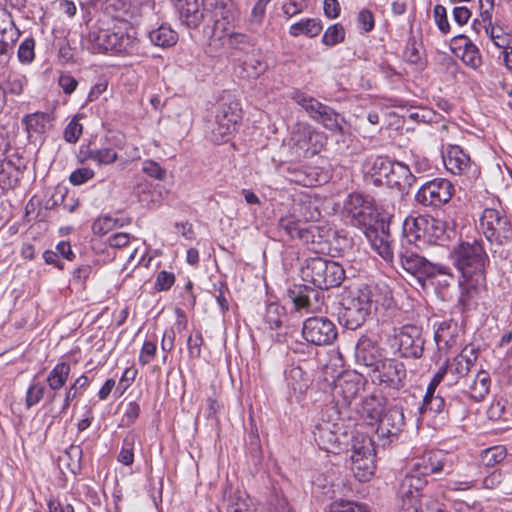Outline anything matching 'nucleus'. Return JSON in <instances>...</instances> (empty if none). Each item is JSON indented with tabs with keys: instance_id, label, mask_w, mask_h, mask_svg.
I'll return each instance as SVG.
<instances>
[{
	"instance_id": "nucleus-1",
	"label": "nucleus",
	"mask_w": 512,
	"mask_h": 512,
	"mask_svg": "<svg viewBox=\"0 0 512 512\" xmlns=\"http://www.w3.org/2000/svg\"><path fill=\"white\" fill-rule=\"evenodd\" d=\"M391 303L390 291L387 287L378 285H363L347 290L341 299V308L338 313L340 323L347 329L359 328L378 306L389 307Z\"/></svg>"
},
{
	"instance_id": "nucleus-2",
	"label": "nucleus",
	"mask_w": 512,
	"mask_h": 512,
	"mask_svg": "<svg viewBox=\"0 0 512 512\" xmlns=\"http://www.w3.org/2000/svg\"><path fill=\"white\" fill-rule=\"evenodd\" d=\"M452 258L464 280L469 281L470 287L479 288L485 285V267L489 258L481 240L459 243L453 249Z\"/></svg>"
},
{
	"instance_id": "nucleus-3",
	"label": "nucleus",
	"mask_w": 512,
	"mask_h": 512,
	"mask_svg": "<svg viewBox=\"0 0 512 512\" xmlns=\"http://www.w3.org/2000/svg\"><path fill=\"white\" fill-rule=\"evenodd\" d=\"M364 167L373 178L374 183L378 185H387L404 190L411 187L415 182V177L407 165L393 161L388 157H369Z\"/></svg>"
},
{
	"instance_id": "nucleus-4",
	"label": "nucleus",
	"mask_w": 512,
	"mask_h": 512,
	"mask_svg": "<svg viewBox=\"0 0 512 512\" xmlns=\"http://www.w3.org/2000/svg\"><path fill=\"white\" fill-rule=\"evenodd\" d=\"M444 233L443 222L431 216L407 217L403 223L404 237L419 249L437 244Z\"/></svg>"
},
{
	"instance_id": "nucleus-5",
	"label": "nucleus",
	"mask_w": 512,
	"mask_h": 512,
	"mask_svg": "<svg viewBox=\"0 0 512 512\" xmlns=\"http://www.w3.org/2000/svg\"><path fill=\"white\" fill-rule=\"evenodd\" d=\"M385 343L394 355L419 359L424 352L425 340L419 327L404 325L392 328L386 335Z\"/></svg>"
},
{
	"instance_id": "nucleus-6",
	"label": "nucleus",
	"mask_w": 512,
	"mask_h": 512,
	"mask_svg": "<svg viewBox=\"0 0 512 512\" xmlns=\"http://www.w3.org/2000/svg\"><path fill=\"white\" fill-rule=\"evenodd\" d=\"M301 273L303 280L320 290L337 287L345 278V270L339 263L321 257L308 259Z\"/></svg>"
},
{
	"instance_id": "nucleus-7",
	"label": "nucleus",
	"mask_w": 512,
	"mask_h": 512,
	"mask_svg": "<svg viewBox=\"0 0 512 512\" xmlns=\"http://www.w3.org/2000/svg\"><path fill=\"white\" fill-rule=\"evenodd\" d=\"M479 229L492 245L504 246L512 241V222L501 210L484 209L479 219Z\"/></svg>"
},
{
	"instance_id": "nucleus-8",
	"label": "nucleus",
	"mask_w": 512,
	"mask_h": 512,
	"mask_svg": "<svg viewBox=\"0 0 512 512\" xmlns=\"http://www.w3.org/2000/svg\"><path fill=\"white\" fill-rule=\"evenodd\" d=\"M205 11L207 21L204 32L211 37L228 33L237 17L236 5L232 0H207Z\"/></svg>"
},
{
	"instance_id": "nucleus-9",
	"label": "nucleus",
	"mask_w": 512,
	"mask_h": 512,
	"mask_svg": "<svg viewBox=\"0 0 512 512\" xmlns=\"http://www.w3.org/2000/svg\"><path fill=\"white\" fill-rule=\"evenodd\" d=\"M239 119L240 113L236 104L219 105L214 117L207 122V137L215 144L228 142L236 130Z\"/></svg>"
},
{
	"instance_id": "nucleus-10",
	"label": "nucleus",
	"mask_w": 512,
	"mask_h": 512,
	"mask_svg": "<svg viewBox=\"0 0 512 512\" xmlns=\"http://www.w3.org/2000/svg\"><path fill=\"white\" fill-rule=\"evenodd\" d=\"M291 99L301 106L313 120L321 123L325 128L332 132L342 131L343 118L329 106L300 90H294L291 93Z\"/></svg>"
},
{
	"instance_id": "nucleus-11",
	"label": "nucleus",
	"mask_w": 512,
	"mask_h": 512,
	"mask_svg": "<svg viewBox=\"0 0 512 512\" xmlns=\"http://www.w3.org/2000/svg\"><path fill=\"white\" fill-rule=\"evenodd\" d=\"M400 260L404 270L415 276L419 282L432 281L439 276L449 279L453 278L449 267L440 263L430 262L416 252L409 250L401 252Z\"/></svg>"
},
{
	"instance_id": "nucleus-12",
	"label": "nucleus",
	"mask_w": 512,
	"mask_h": 512,
	"mask_svg": "<svg viewBox=\"0 0 512 512\" xmlns=\"http://www.w3.org/2000/svg\"><path fill=\"white\" fill-rule=\"evenodd\" d=\"M365 379L361 374L352 371H346L340 374L333 382L331 388L332 399L335 406L341 409H347L352 402L364 390Z\"/></svg>"
},
{
	"instance_id": "nucleus-13",
	"label": "nucleus",
	"mask_w": 512,
	"mask_h": 512,
	"mask_svg": "<svg viewBox=\"0 0 512 512\" xmlns=\"http://www.w3.org/2000/svg\"><path fill=\"white\" fill-rule=\"evenodd\" d=\"M376 469L375 449L371 438L355 439L351 454V471L360 482L371 479Z\"/></svg>"
},
{
	"instance_id": "nucleus-14",
	"label": "nucleus",
	"mask_w": 512,
	"mask_h": 512,
	"mask_svg": "<svg viewBox=\"0 0 512 512\" xmlns=\"http://www.w3.org/2000/svg\"><path fill=\"white\" fill-rule=\"evenodd\" d=\"M455 464V455L443 450H430L413 459L410 471L418 477L440 472L450 473Z\"/></svg>"
},
{
	"instance_id": "nucleus-15",
	"label": "nucleus",
	"mask_w": 512,
	"mask_h": 512,
	"mask_svg": "<svg viewBox=\"0 0 512 512\" xmlns=\"http://www.w3.org/2000/svg\"><path fill=\"white\" fill-rule=\"evenodd\" d=\"M343 215L352 226L362 231L377 220L372 199L359 193L348 195L344 202Z\"/></svg>"
},
{
	"instance_id": "nucleus-16",
	"label": "nucleus",
	"mask_w": 512,
	"mask_h": 512,
	"mask_svg": "<svg viewBox=\"0 0 512 512\" xmlns=\"http://www.w3.org/2000/svg\"><path fill=\"white\" fill-rule=\"evenodd\" d=\"M454 192V185L449 180L435 178L418 189L415 200L425 207L439 208L451 200Z\"/></svg>"
},
{
	"instance_id": "nucleus-17",
	"label": "nucleus",
	"mask_w": 512,
	"mask_h": 512,
	"mask_svg": "<svg viewBox=\"0 0 512 512\" xmlns=\"http://www.w3.org/2000/svg\"><path fill=\"white\" fill-rule=\"evenodd\" d=\"M342 414V411L336 410L335 407L327 408L322 413L321 422L315 425L313 431L314 439L319 448L327 452H334V449L339 446V438L335 431L337 424L336 420Z\"/></svg>"
},
{
	"instance_id": "nucleus-18",
	"label": "nucleus",
	"mask_w": 512,
	"mask_h": 512,
	"mask_svg": "<svg viewBox=\"0 0 512 512\" xmlns=\"http://www.w3.org/2000/svg\"><path fill=\"white\" fill-rule=\"evenodd\" d=\"M407 376L405 364L395 358L384 357L370 378L373 383L385 384L392 389H400L405 385Z\"/></svg>"
},
{
	"instance_id": "nucleus-19",
	"label": "nucleus",
	"mask_w": 512,
	"mask_h": 512,
	"mask_svg": "<svg viewBox=\"0 0 512 512\" xmlns=\"http://www.w3.org/2000/svg\"><path fill=\"white\" fill-rule=\"evenodd\" d=\"M304 339L314 345L331 344L337 337V329L332 321L325 317H310L303 323Z\"/></svg>"
},
{
	"instance_id": "nucleus-20",
	"label": "nucleus",
	"mask_w": 512,
	"mask_h": 512,
	"mask_svg": "<svg viewBox=\"0 0 512 512\" xmlns=\"http://www.w3.org/2000/svg\"><path fill=\"white\" fill-rule=\"evenodd\" d=\"M377 434L383 439V445L397 437L405 425L403 408L397 404H387L379 417Z\"/></svg>"
},
{
	"instance_id": "nucleus-21",
	"label": "nucleus",
	"mask_w": 512,
	"mask_h": 512,
	"mask_svg": "<svg viewBox=\"0 0 512 512\" xmlns=\"http://www.w3.org/2000/svg\"><path fill=\"white\" fill-rule=\"evenodd\" d=\"M363 233L378 255L385 261H392L393 247L388 224L376 220L370 227L365 228Z\"/></svg>"
},
{
	"instance_id": "nucleus-22",
	"label": "nucleus",
	"mask_w": 512,
	"mask_h": 512,
	"mask_svg": "<svg viewBox=\"0 0 512 512\" xmlns=\"http://www.w3.org/2000/svg\"><path fill=\"white\" fill-rule=\"evenodd\" d=\"M288 297L296 310L306 313L321 312L324 305V293L308 286H295L288 291Z\"/></svg>"
},
{
	"instance_id": "nucleus-23",
	"label": "nucleus",
	"mask_w": 512,
	"mask_h": 512,
	"mask_svg": "<svg viewBox=\"0 0 512 512\" xmlns=\"http://www.w3.org/2000/svg\"><path fill=\"white\" fill-rule=\"evenodd\" d=\"M443 163L447 171L454 175L474 177L478 173L469 155L458 145H449L443 152Z\"/></svg>"
},
{
	"instance_id": "nucleus-24",
	"label": "nucleus",
	"mask_w": 512,
	"mask_h": 512,
	"mask_svg": "<svg viewBox=\"0 0 512 512\" xmlns=\"http://www.w3.org/2000/svg\"><path fill=\"white\" fill-rule=\"evenodd\" d=\"M383 358L376 340L368 336L359 338L355 347V361L358 365L368 369L369 376L377 369Z\"/></svg>"
},
{
	"instance_id": "nucleus-25",
	"label": "nucleus",
	"mask_w": 512,
	"mask_h": 512,
	"mask_svg": "<svg viewBox=\"0 0 512 512\" xmlns=\"http://www.w3.org/2000/svg\"><path fill=\"white\" fill-rule=\"evenodd\" d=\"M470 369L467 364L462 363L456 356L449 359L442 365L433 376V385L443 383L440 392L444 387H452L457 385L462 378L468 375Z\"/></svg>"
},
{
	"instance_id": "nucleus-26",
	"label": "nucleus",
	"mask_w": 512,
	"mask_h": 512,
	"mask_svg": "<svg viewBox=\"0 0 512 512\" xmlns=\"http://www.w3.org/2000/svg\"><path fill=\"white\" fill-rule=\"evenodd\" d=\"M95 46L101 52H123L126 51L131 43V37L121 31L114 32L109 30H100L91 35Z\"/></svg>"
},
{
	"instance_id": "nucleus-27",
	"label": "nucleus",
	"mask_w": 512,
	"mask_h": 512,
	"mask_svg": "<svg viewBox=\"0 0 512 512\" xmlns=\"http://www.w3.org/2000/svg\"><path fill=\"white\" fill-rule=\"evenodd\" d=\"M278 226L290 238H298L304 242H315V233L319 232L317 226L302 227L300 218L293 211L279 219Z\"/></svg>"
},
{
	"instance_id": "nucleus-28",
	"label": "nucleus",
	"mask_w": 512,
	"mask_h": 512,
	"mask_svg": "<svg viewBox=\"0 0 512 512\" xmlns=\"http://www.w3.org/2000/svg\"><path fill=\"white\" fill-rule=\"evenodd\" d=\"M180 20L188 28H197L207 21L204 0H178Z\"/></svg>"
},
{
	"instance_id": "nucleus-29",
	"label": "nucleus",
	"mask_w": 512,
	"mask_h": 512,
	"mask_svg": "<svg viewBox=\"0 0 512 512\" xmlns=\"http://www.w3.org/2000/svg\"><path fill=\"white\" fill-rule=\"evenodd\" d=\"M460 332V328L454 320L450 319L441 322L434 335L438 349L442 351L455 347L459 343Z\"/></svg>"
},
{
	"instance_id": "nucleus-30",
	"label": "nucleus",
	"mask_w": 512,
	"mask_h": 512,
	"mask_svg": "<svg viewBox=\"0 0 512 512\" xmlns=\"http://www.w3.org/2000/svg\"><path fill=\"white\" fill-rule=\"evenodd\" d=\"M249 507V497L245 491L231 486L225 488L220 512H248Z\"/></svg>"
},
{
	"instance_id": "nucleus-31",
	"label": "nucleus",
	"mask_w": 512,
	"mask_h": 512,
	"mask_svg": "<svg viewBox=\"0 0 512 512\" xmlns=\"http://www.w3.org/2000/svg\"><path fill=\"white\" fill-rule=\"evenodd\" d=\"M427 485V479L418 477L411 471L402 479L399 489L398 498H416L420 499L422 490Z\"/></svg>"
},
{
	"instance_id": "nucleus-32",
	"label": "nucleus",
	"mask_w": 512,
	"mask_h": 512,
	"mask_svg": "<svg viewBox=\"0 0 512 512\" xmlns=\"http://www.w3.org/2000/svg\"><path fill=\"white\" fill-rule=\"evenodd\" d=\"M71 367L66 362L57 363L48 373L46 382L52 394L49 395L50 401H54L56 392L63 388L68 380Z\"/></svg>"
},
{
	"instance_id": "nucleus-33",
	"label": "nucleus",
	"mask_w": 512,
	"mask_h": 512,
	"mask_svg": "<svg viewBox=\"0 0 512 512\" xmlns=\"http://www.w3.org/2000/svg\"><path fill=\"white\" fill-rule=\"evenodd\" d=\"M150 42L158 47H171L178 41V33L170 25L161 24L148 33Z\"/></svg>"
},
{
	"instance_id": "nucleus-34",
	"label": "nucleus",
	"mask_w": 512,
	"mask_h": 512,
	"mask_svg": "<svg viewBox=\"0 0 512 512\" xmlns=\"http://www.w3.org/2000/svg\"><path fill=\"white\" fill-rule=\"evenodd\" d=\"M491 377L485 370L479 371L468 386L471 399L476 402L482 401L490 392Z\"/></svg>"
},
{
	"instance_id": "nucleus-35",
	"label": "nucleus",
	"mask_w": 512,
	"mask_h": 512,
	"mask_svg": "<svg viewBox=\"0 0 512 512\" xmlns=\"http://www.w3.org/2000/svg\"><path fill=\"white\" fill-rule=\"evenodd\" d=\"M322 29L321 20L317 18H306L292 24L289 28V34L293 37L304 35L313 38L318 36Z\"/></svg>"
},
{
	"instance_id": "nucleus-36",
	"label": "nucleus",
	"mask_w": 512,
	"mask_h": 512,
	"mask_svg": "<svg viewBox=\"0 0 512 512\" xmlns=\"http://www.w3.org/2000/svg\"><path fill=\"white\" fill-rule=\"evenodd\" d=\"M439 385H433V380L429 383L427 387L426 394L423 398V402L419 407V411L421 414L426 412H432L435 414L441 413L445 407V400L441 395H434L436 388Z\"/></svg>"
},
{
	"instance_id": "nucleus-37",
	"label": "nucleus",
	"mask_w": 512,
	"mask_h": 512,
	"mask_svg": "<svg viewBox=\"0 0 512 512\" xmlns=\"http://www.w3.org/2000/svg\"><path fill=\"white\" fill-rule=\"evenodd\" d=\"M384 398L380 395H369L361 404V413L372 422H377L385 409Z\"/></svg>"
},
{
	"instance_id": "nucleus-38",
	"label": "nucleus",
	"mask_w": 512,
	"mask_h": 512,
	"mask_svg": "<svg viewBox=\"0 0 512 512\" xmlns=\"http://www.w3.org/2000/svg\"><path fill=\"white\" fill-rule=\"evenodd\" d=\"M51 116L48 113L36 112L28 115L24 119L27 132L30 136L33 134H43L51 127Z\"/></svg>"
},
{
	"instance_id": "nucleus-39",
	"label": "nucleus",
	"mask_w": 512,
	"mask_h": 512,
	"mask_svg": "<svg viewBox=\"0 0 512 512\" xmlns=\"http://www.w3.org/2000/svg\"><path fill=\"white\" fill-rule=\"evenodd\" d=\"M85 159L92 160L100 165H109L117 160V153L112 148L90 149L81 151Z\"/></svg>"
},
{
	"instance_id": "nucleus-40",
	"label": "nucleus",
	"mask_w": 512,
	"mask_h": 512,
	"mask_svg": "<svg viewBox=\"0 0 512 512\" xmlns=\"http://www.w3.org/2000/svg\"><path fill=\"white\" fill-rule=\"evenodd\" d=\"M478 26H482L484 28L485 34L493 40L497 48H503L508 44V35L503 33L501 27L493 25L492 20H490V23H481L479 20L475 19L473 22L474 29L477 30Z\"/></svg>"
},
{
	"instance_id": "nucleus-41",
	"label": "nucleus",
	"mask_w": 512,
	"mask_h": 512,
	"mask_svg": "<svg viewBox=\"0 0 512 512\" xmlns=\"http://www.w3.org/2000/svg\"><path fill=\"white\" fill-rule=\"evenodd\" d=\"M291 210L296 213L301 221H316L320 217L319 210L313 206L311 201L294 200Z\"/></svg>"
},
{
	"instance_id": "nucleus-42",
	"label": "nucleus",
	"mask_w": 512,
	"mask_h": 512,
	"mask_svg": "<svg viewBox=\"0 0 512 512\" xmlns=\"http://www.w3.org/2000/svg\"><path fill=\"white\" fill-rule=\"evenodd\" d=\"M507 456V450L504 446L498 445L485 449L481 452V463L486 467H493L501 463Z\"/></svg>"
},
{
	"instance_id": "nucleus-43",
	"label": "nucleus",
	"mask_w": 512,
	"mask_h": 512,
	"mask_svg": "<svg viewBox=\"0 0 512 512\" xmlns=\"http://www.w3.org/2000/svg\"><path fill=\"white\" fill-rule=\"evenodd\" d=\"M286 382L294 392L302 393L308 387V381L304 377V372L300 367H292L286 372Z\"/></svg>"
},
{
	"instance_id": "nucleus-44",
	"label": "nucleus",
	"mask_w": 512,
	"mask_h": 512,
	"mask_svg": "<svg viewBox=\"0 0 512 512\" xmlns=\"http://www.w3.org/2000/svg\"><path fill=\"white\" fill-rule=\"evenodd\" d=\"M82 449L79 445H71L64 452L60 458L61 461H66L68 469L76 473L81 466Z\"/></svg>"
},
{
	"instance_id": "nucleus-45",
	"label": "nucleus",
	"mask_w": 512,
	"mask_h": 512,
	"mask_svg": "<svg viewBox=\"0 0 512 512\" xmlns=\"http://www.w3.org/2000/svg\"><path fill=\"white\" fill-rule=\"evenodd\" d=\"M345 39V29L342 24L336 23L329 26L322 36V43L326 46H334Z\"/></svg>"
},
{
	"instance_id": "nucleus-46",
	"label": "nucleus",
	"mask_w": 512,
	"mask_h": 512,
	"mask_svg": "<svg viewBox=\"0 0 512 512\" xmlns=\"http://www.w3.org/2000/svg\"><path fill=\"white\" fill-rule=\"evenodd\" d=\"M292 181L306 187L315 186L321 183L318 172L313 168H305L296 171Z\"/></svg>"
},
{
	"instance_id": "nucleus-47",
	"label": "nucleus",
	"mask_w": 512,
	"mask_h": 512,
	"mask_svg": "<svg viewBox=\"0 0 512 512\" xmlns=\"http://www.w3.org/2000/svg\"><path fill=\"white\" fill-rule=\"evenodd\" d=\"M138 200L142 206L148 209H155L160 204L161 195L150 190L149 185H143L138 187Z\"/></svg>"
},
{
	"instance_id": "nucleus-48",
	"label": "nucleus",
	"mask_w": 512,
	"mask_h": 512,
	"mask_svg": "<svg viewBox=\"0 0 512 512\" xmlns=\"http://www.w3.org/2000/svg\"><path fill=\"white\" fill-rule=\"evenodd\" d=\"M135 435L128 434L124 440L117 457L118 461L126 466H131L134 462V444H135Z\"/></svg>"
},
{
	"instance_id": "nucleus-49",
	"label": "nucleus",
	"mask_w": 512,
	"mask_h": 512,
	"mask_svg": "<svg viewBox=\"0 0 512 512\" xmlns=\"http://www.w3.org/2000/svg\"><path fill=\"white\" fill-rule=\"evenodd\" d=\"M219 39L225 38L227 45L231 48L244 49L250 44L249 37L240 32L219 33L216 35Z\"/></svg>"
},
{
	"instance_id": "nucleus-50",
	"label": "nucleus",
	"mask_w": 512,
	"mask_h": 512,
	"mask_svg": "<svg viewBox=\"0 0 512 512\" xmlns=\"http://www.w3.org/2000/svg\"><path fill=\"white\" fill-rule=\"evenodd\" d=\"M283 310L278 304L271 303L267 306L264 319L270 329H277L282 325Z\"/></svg>"
},
{
	"instance_id": "nucleus-51",
	"label": "nucleus",
	"mask_w": 512,
	"mask_h": 512,
	"mask_svg": "<svg viewBox=\"0 0 512 512\" xmlns=\"http://www.w3.org/2000/svg\"><path fill=\"white\" fill-rule=\"evenodd\" d=\"M318 136V133L313 131L310 126H300L298 128V132L294 134L293 140L301 150H304L307 153L310 150L308 142Z\"/></svg>"
},
{
	"instance_id": "nucleus-52",
	"label": "nucleus",
	"mask_w": 512,
	"mask_h": 512,
	"mask_svg": "<svg viewBox=\"0 0 512 512\" xmlns=\"http://www.w3.org/2000/svg\"><path fill=\"white\" fill-rule=\"evenodd\" d=\"M326 512H371L367 506L351 501H334Z\"/></svg>"
},
{
	"instance_id": "nucleus-53",
	"label": "nucleus",
	"mask_w": 512,
	"mask_h": 512,
	"mask_svg": "<svg viewBox=\"0 0 512 512\" xmlns=\"http://www.w3.org/2000/svg\"><path fill=\"white\" fill-rule=\"evenodd\" d=\"M118 225V219L109 215L98 217L92 224V231L95 235H105Z\"/></svg>"
},
{
	"instance_id": "nucleus-54",
	"label": "nucleus",
	"mask_w": 512,
	"mask_h": 512,
	"mask_svg": "<svg viewBox=\"0 0 512 512\" xmlns=\"http://www.w3.org/2000/svg\"><path fill=\"white\" fill-rule=\"evenodd\" d=\"M45 386L40 382H32L26 392V406L31 408L38 404L44 396Z\"/></svg>"
},
{
	"instance_id": "nucleus-55",
	"label": "nucleus",
	"mask_w": 512,
	"mask_h": 512,
	"mask_svg": "<svg viewBox=\"0 0 512 512\" xmlns=\"http://www.w3.org/2000/svg\"><path fill=\"white\" fill-rule=\"evenodd\" d=\"M202 344V333L199 330H195L187 339L188 354L191 358L200 357Z\"/></svg>"
},
{
	"instance_id": "nucleus-56",
	"label": "nucleus",
	"mask_w": 512,
	"mask_h": 512,
	"mask_svg": "<svg viewBox=\"0 0 512 512\" xmlns=\"http://www.w3.org/2000/svg\"><path fill=\"white\" fill-rule=\"evenodd\" d=\"M156 351H157V341H156V339H154V340H146L143 343V346H142L141 351H140L139 363L141 365H143V366L149 364L153 360V358L155 357Z\"/></svg>"
},
{
	"instance_id": "nucleus-57",
	"label": "nucleus",
	"mask_w": 512,
	"mask_h": 512,
	"mask_svg": "<svg viewBox=\"0 0 512 512\" xmlns=\"http://www.w3.org/2000/svg\"><path fill=\"white\" fill-rule=\"evenodd\" d=\"M271 1L272 0H257L255 2L254 6L252 7L250 18H249L250 23L256 24V25L262 24V22L265 18V15H266L267 5Z\"/></svg>"
},
{
	"instance_id": "nucleus-58",
	"label": "nucleus",
	"mask_w": 512,
	"mask_h": 512,
	"mask_svg": "<svg viewBox=\"0 0 512 512\" xmlns=\"http://www.w3.org/2000/svg\"><path fill=\"white\" fill-rule=\"evenodd\" d=\"M35 41L33 38H26L18 48V58L21 62H31L34 59Z\"/></svg>"
},
{
	"instance_id": "nucleus-59",
	"label": "nucleus",
	"mask_w": 512,
	"mask_h": 512,
	"mask_svg": "<svg viewBox=\"0 0 512 512\" xmlns=\"http://www.w3.org/2000/svg\"><path fill=\"white\" fill-rule=\"evenodd\" d=\"M142 171L148 176L157 180H164L166 177V170L162 168L157 162L146 160L143 162Z\"/></svg>"
},
{
	"instance_id": "nucleus-60",
	"label": "nucleus",
	"mask_w": 512,
	"mask_h": 512,
	"mask_svg": "<svg viewBox=\"0 0 512 512\" xmlns=\"http://www.w3.org/2000/svg\"><path fill=\"white\" fill-rule=\"evenodd\" d=\"M455 53L463 64H475L478 58V49L471 43H466L463 49L459 48Z\"/></svg>"
},
{
	"instance_id": "nucleus-61",
	"label": "nucleus",
	"mask_w": 512,
	"mask_h": 512,
	"mask_svg": "<svg viewBox=\"0 0 512 512\" xmlns=\"http://www.w3.org/2000/svg\"><path fill=\"white\" fill-rule=\"evenodd\" d=\"M174 282L175 275L172 272L162 270L157 274L154 286L157 291H167L173 286Z\"/></svg>"
},
{
	"instance_id": "nucleus-62",
	"label": "nucleus",
	"mask_w": 512,
	"mask_h": 512,
	"mask_svg": "<svg viewBox=\"0 0 512 512\" xmlns=\"http://www.w3.org/2000/svg\"><path fill=\"white\" fill-rule=\"evenodd\" d=\"M82 132V125L73 118L65 128L64 139L69 143H76L82 135Z\"/></svg>"
},
{
	"instance_id": "nucleus-63",
	"label": "nucleus",
	"mask_w": 512,
	"mask_h": 512,
	"mask_svg": "<svg viewBox=\"0 0 512 512\" xmlns=\"http://www.w3.org/2000/svg\"><path fill=\"white\" fill-rule=\"evenodd\" d=\"M456 357L471 370L478 359V349L471 344L466 345Z\"/></svg>"
},
{
	"instance_id": "nucleus-64",
	"label": "nucleus",
	"mask_w": 512,
	"mask_h": 512,
	"mask_svg": "<svg viewBox=\"0 0 512 512\" xmlns=\"http://www.w3.org/2000/svg\"><path fill=\"white\" fill-rule=\"evenodd\" d=\"M399 512H424L420 499L416 498H398Z\"/></svg>"
}]
</instances>
